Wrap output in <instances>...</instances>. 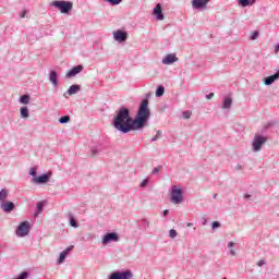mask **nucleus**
Instances as JSON below:
<instances>
[{"instance_id":"1","label":"nucleus","mask_w":279,"mask_h":279,"mask_svg":"<svg viewBox=\"0 0 279 279\" xmlns=\"http://www.w3.org/2000/svg\"><path fill=\"white\" fill-rule=\"evenodd\" d=\"M151 110L149 99H143L138 106L135 118L130 117V109L121 107L112 120V125L121 134H128L136 130H143L149 123Z\"/></svg>"},{"instance_id":"2","label":"nucleus","mask_w":279,"mask_h":279,"mask_svg":"<svg viewBox=\"0 0 279 279\" xmlns=\"http://www.w3.org/2000/svg\"><path fill=\"white\" fill-rule=\"evenodd\" d=\"M51 8H56L61 14H69L73 10V2L56 0L50 3Z\"/></svg>"},{"instance_id":"3","label":"nucleus","mask_w":279,"mask_h":279,"mask_svg":"<svg viewBox=\"0 0 279 279\" xmlns=\"http://www.w3.org/2000/svg\"><path fill=\"white\" fill-rule=\"evenodd\" d=\"M134 278V272L132 270L126 269V270H117L113 271L109 275L108 279H133Z\"/></svg>"},{"instance_id":"4","label":"nucleus","mask_w":279,"mask_h":279,"mask_svg":"<svg viewBox=\"0 0 279 279\" xmlns=\"http://www.w3.org/2000/svg\"><path fill=\"white\" fill-rule=\"evenodd\" d=\"M171 202L172 204H182L184 202L182 189L178 187V185L172 186Z\"/></svg>"},{"instance_id":"5","label":"nucleus","mask_w":279,"mask_h":279,"mask_svg":"<svg viewBox=\"0 0 279 279\" xmlns=\"http://www.w3.org/2000/svg\"><path fill=\"white\" fill-rule=\"evenodd\" d=\"M267 136L255 135L252 143L253 151H260V149H263V146L265 145V143H267Z\"/></svg>"},{"instance_id":"6","label":"nucleus","mask_w":279,"mask_h":279,"mask_svg":"<svg viewBox=\"0 0 279 279\" xmlns=\"http://www.w3.org/2000/svg\"><path fill=\"white\" fill-rule=\"evenodd\" d=\"M120 238L117 232H107L101 240L102 245H109V243H119Z\"/></svg>"},{"instance_id":"7","label":"nucleus","mask_w":279,"mask_h":279,"mask_svg":"<svg viewBox=\"0 0 279 279\" xmlns=\"http://www.w3.org/2000/svg\"><path fill=\"white\" fill-rule=\"evenodd\" d=\"M29 228H31L29 221L21 222L15 231L16 236H21V238L27 236V234H29Z\"/></svg>"},{"instance_id":"8","label":"nucleus","mask_w":279,"mask_h":279,"mask_svg":"<svg viewBox=\"0 0 279 279\" xmlns=\"http://www.w3.org/2000/svg\"><path fill=\"white\" fill-rule=\"evenodd\" d=\"M51 175H53L52 172L44 173L39 177L33 178V182L35 184H47V182H49V180H51Z\"/></svg>"},{"instance_id":"9","label":"nucleus","mask_w":279,"mask_h":279,"mask_svg":"<svg viewBox=\"0 0 279 279\" xmlns=\"http://www.w3.org/2000/svg\"><path fill=\"white\" fill-rule=\"evenodd\" d=\"M210 0H192L193 10H206Z\"/></svg>"},{"instance_id":"10","label":"nucleus","mask_w":279,"mask_h":279,"mask_svg":"<svg viewBox=\"0 0 279 279\" xmlns=\"http://www.w3.org/2000/svg\"><path fill=\"white\" fill-rule=\"evenodd\" d=\"M113 38L117 43H125L128 40V32L118 29L113 33Z\"/></svg>"},{"instance_id":"11","label":"nucleus","mask_w":279,"mask_h":279,"mask_svg":"<svg viewBox=\"0 0 279 279\" xmlns=\"http://www.w3.org/2000/svg\"><path fill=\"white\" fill-rule=\"evenodd\" d=\"M84 71V65L80 64V65H75L74 68H72L66 74L65 77L71 78V77H75V75H80V73H82Z\"/></svg>"},{"instance_id":"12","label":"nucleus","mask_w":279,"mask_h":279,"mask_svg":"<svg viewBox=\"0 0 279 279\" xmlns=\"http://www.w3.org/2000/svg\"><path fill=\"white\" fill-rule=\"evenodd\" d=\"M153 14L156 16L157 21H165V13H162V5L160 3L156 4Z\"/></svg>"},{"instance_id":"13","label":"nucleus","mask_w":279,"mask_h":279,"mask_svg":"<svg viewBox=\"0 0 279 279\" xmlns=\"http://www.w3.org/2000/svg\"><path fill=\"white\" fill-rule=\"evenodd\" d=\"M0 208H1V210H3V213H12V210H14V208H16V205H14V203L8 201L4 203H1Z\"/></svg>"},{"instance_id":"14","label":"nucleus","mask_w":279,"mask_h":279,"mask_svg":"<svg viewBox=\"0 0 279 279\" xmlns=\"http://www.w3.org/2000/svg\"><path fill=\"white\" fill-rule=\"evenodd\" d=\"M73 245L69 246L68 248H65L63 252L60 253L59 258H58V264L62 265V263H64V260H66V256H69L70 252H73Z\"/></svg>"},{"instance_id":"15","label":"nucleus","mask_w":279,"mask_h":279,"mask_svg":"<svg viewBox=\"0 0 279 279\" xmlns=\"http://www.w3.org/2000/svg\"><path fill=\"white\" fill-rule=\"evenodd\" d=\"M277 80H279V70L270 75L264 78V84L265 86H271V84H274V82H276Z\"/></svg>"},{"instance_id":"16","label":"nucleus","mask_w":279,"mask_h":279,"mask_svg":"<svg viewBox=\"0 0 279 279\" xmlns=\"http://www.w3.org/2000/svg\"><path fill=\"white\" fill-rule=\"evenodd\" d=\"M173 62H178V57L175 56V53L167 54L162 59V64H173Z\"/></svg>"},{"instance_id":"17","label":"nucleus","mask_w":279,"mask_h":279,"mask_svg":"<svg viewBox=\"0 0 279 279\" xmlns=\"http://www.w3.org/2000/svg\"><path fill=\"white\" fill-rule=\"evenodd\" d=\"M80 90H82V86H80V85H71L65 94L70 95V96L77 95V93H80Z\"/></svg>"},{"instance_id":"18","label":"nucleus","mask_w":279,"mask_h":279,"mask_svg":"<svg viewBox=\"0 0 279 279\" xmlns=\"http://www.w3.org/2000/svg\"><path fill=\"white\" fill-rule=\"evenodd\" d=\"M49 81L51 82L52 86H58V72H56V70L50 71Z\"/></svg>"},{"instance_id":"19","label":"nucleus","mask_w":279,"mask_h":279,"mask_svg":"<svg viewBox=\"0 0 279 279\" xmlns=\"http://www.w3.org/2000/svg\"><path fill=\"white\" fill-rule=\"evenodd\" d=\"M230 108H232V98L225 97L223 102H222V109L223 110H230Z\"/></svg>"},{"instance_id":"20","label":"nucleus","mask_w":279,"mask_h":279,"mask_svg":"<svg viewBox=\"0 0 279 279\" xmlns=\"http://www.w3.org/2000/svg\"><path fill=\"white\" fill-rule=\"evenodd\" d=\"M20 117L21 119H29V109L27 107H21Z\"/></svg>"},{"instance_id":"21","label":"nucleus","mask_w":279,"mask_h":279,"mask_svg":"<svg viewBox=\"0 0 279 279\" xmlns=\"http://www.w3.org/2000/svg\"><path fill=\"white\" fill-rule=\"evenodd\" d=\"M8 195H10V191L8 189H2L0 191V202L3 204L8 199Z\"/></svg>"},{"instance_id":"22","label":"nucleus","mask_w":279,"mask_h":279,"mask_svg":"<svg viewBox=\"0 0 279 279\" xmlns=\"http://www.w3.org/2000/svg\"><path fill=\"white\" fill-rule=\"evenodd\" d=\"M101 151H104L101 144L92 147V156H97V154H101Z\"/></svg>"},{"instance_id":"23","label":"nucleus","mask_w":279,"mask_h":279,"mask_svg":"<svg viewBox=\"0 0 279 279\" xmlns=\"http://www.w3.org/2000/svg\"><path fill=\"white\" fill-rule=\"evenodd\" d=\"M44 208H45V202H38L37 205H36L35 217L39 216L40 213H43Z\"/></svg>"},{"instance_id":"24","label":"nucleus","mask_w":279,"mask_h":279,"mask_svg":"<svg viewBox=\"0 0 279 279\" xmlns=\"http://www.w3.org/2000/svg\"><path fill=\"white\" fill-rule=\"evenodd\" d=\"M227 247L229 248L230 256H236V252L232 248V247H234V242L230 241L227 244Z\"/></svg>"},{"instance_id":"25","label":"nucleus","mask_w":279,"mask_h":279,"mask_svg":"<svg viewBox=\"0 0 279 279\" xmlns=\"http://www.w3.org/2000/svg\"><path fill=\"white\" fill-rule=\"evenodd\" d=\"M156 97H162L165 95V86L159 85L155 92Z\"/></svg>"},{"instance_id":"26","label":"nucleus","mask_w":279,"mask_h":279,"mask_svg":"<svg viewBox=\"0 0 279 279\" xmlns=\"http://www.w3.org/2000/svg\"><path fill=\"white\" fill-rule=\"evenodd\" d=\"M105 3H109V5H121V3H123V0H104Z\"/></svg>"},{"instance_id":"27","label":"nucleus","mask_w":279,"mask_h":279,"mask_svg":"<svg viewBox=\"0 0 279 279\" xmlns=\"http://www.w3.org/2000/svg\"><path fill=\"white\" fill-rule=\"evenodd\" d=\"M71 121V116H63L59 119V123H61V125H64L66 123H69Z\"/></svg>"},{"instance_id":"28","label":"nucleus","mask_w":279,"mask_h":279,"mask_svg":"<svg viewBox=\"0 0 279 279\" xmlns=\"http://www.w3.org/2000/svg\"><path fill=\"white\" fill-rule=\"evenodd\" d=\"M70 226L72 228H80V225L77 223V220L75 219V217L70 215Z\"/></svg>"},{"instance_id":"29","label":"nucleus","mask_w":279,"mask_h":279,"mask_svg":"<svg viewBox=\"0 0 279 279\" xmlns=\"http://www.w3.org/2000/svg\"><path fill=\"white\" fill-rule=\"evenodd\" d=\"M29 99H31L29 95H23L20 97V104L27 105V104H29Z\"/></svg>"},{"instance_id":"30","label":"nucleus","mask_w":279,"mask_h":279,"mask_svg":"<svg viewBox=\"0 0 279 279\" xmlns=\"http://www.w3.org/2000/svg\"><path fill=\"white\" fill-rule=\"evenodd\" d=\"M238 3L242 8H247V5H250V3H252V0H238Z\"/></svg>"},{"instance_id":"31","label":"nucleus","mask_w":279,"mask_h":279,"mask_svg":"<svg viewBox=\"0 0 279 279\" xmlns=\"http://www.w3.org/2000/svg\"><path fill=\"white\" fill-rule=\"evenodd\" d=\"M162 136V131H157L156 135L151 138V143L158 141Z\"/></svg>"},{"instance_id":"32","label":"nucleus","mask_w":279,"mask_h":279,"mask_svg":"<svg viewBox=\"0 0 279 279\" xmlns=\"http://www.w3.org/2000/svg\"><path fill=\"white\" fill-rule=\"evenodd\" d=\"M147 184H149V179H144L140 184V189H146Z\"/></svg>"},{"instance_id":"33","label":"nucleus","mask_w":279,"mask_h":279,"mask_svg":"<svg viewBox=\"0 0 279 279\" xmlns=\"http://www.w3.org/2000/svg\"><path fill=\"white\" fill-rule=\"evenodd\" d=\"M260 33L258 31H255L251 34V40H257Z\"/></svg>"},{"instance_id":"34","label":"nucleus","mask_w":279,"mask_h":279,"mask_svg":"<svg viewBox=\"0 0 279 279\" xmlns=\"http://www.w3.org/2000/svg\"><path fill=\"white\" fill-rule=\"evenodd\" d=\"M169 236L170 239H175V236H178V231H175V229H171L169 231Z\"/></svg>"},{"instance_id":"35","label":"nucleus","mask_w":279,"mask_h":279,"mask_svg":"<svg viewBox=\"0 0 279 279\" xmlns=\"http://www.w3.org/2000/svg\"><path fill=\"white\" fill-rule=\"evenodd\" d=\"M211 228H213V230H217V228H221V222H219V221H214V222L211 223Z\"/></svg>"},{"instance_id":"36","label":"nucleus","mask_w":279,"mask_h":279,"mask_svg":"<svg viewBox=\"0 0 279 279\" xmlns=\"http://www.w3.org/2000/svg\"><path fill=\"white\" fill-rule=\"evenodd\" d=\"M29 175H32V178H37L36 177V168L34 167V168H31V170H29Z\"/></svg>"},{"instance_id":"37","label":"nucleus","mask_w":279,"mask_h":279,"mask_svg":"<svg viewBox=\"0 0 279 279\" xmlns=\"http://www.w3.org/2000/svg\"><path fill=\"white\" fill-rule=\"evenodd\" d=\"M183 118L184 119H191V112L190 111H184L183 112Z\"/></svg>"},{"instance_id":"38","label":"nucleus","mask_w":279,"mask_h":279,"mask_svg":"<svg viewBox=\"0 0 279 279\" xmlns=\"http://www.w3.org/2000/svg\"><path fill=\"white\" fill-rule=\"evenodd\" d=\"M160 166L153 169V175H156V173L160 172Z\"/></svg>"},{"instance_id":"39","label":"nucleus","mask_w":279,"mask_h":279,"mask_svg":"<svg viewBox=\"0 0 279 279\" xmlns=\"http://www.w3.org/2000/svg\"><path fill=\"white\" fill-rule=\"evenodd\" d=\"M142 223H143V226H145L146 228H149V220H147V219H142Z\"/></svg>"},{"instance_id":"40","label":"nucleus","mask_w":279,"mask_h":279,"mask_svg":"<svg viewBox=\"0 0 279 279\" xmlns=\"http://www.w3.org/2000/svg\"><path fill=\"white\" fill-rule=\"evenodd\" d=\"M205 97L206 99H213L215 97V93H209Z\"/></svg>"},{"instance_id":"41","label":"nucleus","mask_w":279,"mask_h":279,"mask_svg":"<svg viewBox=\"0 0 279 279\" xmlns=\"http://www.w3.org/2000/svg\"><path fill=\"white\" fill-rule=\"evenodd\" d=\"M26 14H27V10H24L23 12L20 13V17L25 19Z\"/></svg>"},{"instance_id":"42","label":"nucleus","mask_w":279,"mask_h":279,"mask_svg":"<svg viewBox=\"0 0 279 279\" xmlns=\"http://www.w3.org/2000/svg\"><path fill=\"white\" fill-rule=\"evenodd\" d=\"M265 259H260L258 263H257V266L258 267H263V265H265Z\"/></svg>"},{"instance_id":"43","label":"nucleus","mask_w":279,"mask_h":279,"mask_svg":"<svg viewBox=\"0 0 279 279\" xmlns=\"http://www.w3.org/2000/svg\"><path fill=\"white\" fill-rule=\"evenodd\" d=\"M235 169H236V171H241V169H243V166H241V163H238V165L235 166Z\"/></svg>"},{"instance_id":"44","label":"nucleus","mask_w":279,"mask_h":279,"mask_svg":"<svg viewBox=\"0 0 279 279\" xmlns=\"http://www.w3.org/2000/svg\"><path fill=\"white\" fill-rule=\"evenodd\" d=\"M167 215H169V209L163 210V217H167Z\"/></svg>"},{"instance_id":"45","label":"nucleus","mask_w":279,"mask_h":279,"mask_svg":"<svg viewBox=\"0 0 279 279\" xmlns=\"http://www.w3.org/2000/svg\"><path fill=\"white\" fill-rule=\"evenodd\" d=\"M250 197H252V195H250V194H244V199H250Z\"/></svg>"},{"instance_id":"46","label":"nucleus","mask_w":279,"mask_h":279,"mask_svg":"<svg viewBox=\"0 0 279 279\" xmlns=\"http://www.w3.org/2000/svg\"><path fill=\"white\" fill-rule=\"evenodd\" d=\"M187 228H193V222H189Z\"/></svg>"},{"instance_id":"47","label":"nucleus","mask_w":279,"mask_h":279,"mask_svg":"<svg viewBox=\"0 0 279 279\" xmlns=\"http://www.w3.org/2000/svg\"><path fill=\"white\" fill-rule=\"evenodd\" d=\"M275 51H279V44L275 46Z\"/></svg>"},{"instance_id":"48","label":"nucleus","mask_w":279,"mask_h":279,"mask_svg":"<svg viewBox=\"0 0 279 279\" xmlns=\"http://www.w3.org/2000/svg\"><path fill=\"white\" fill-rule=\"evenodd\" d=\"M254 3H256V0H251V4H254Z\"/></svg>"},{"instance_id":"49","label":"nucleus","mask_w":279,"mask_h":279,"mask_svg":"<svg viewBox=\"0 0 279 279\" xmlns=\"http://www.w3.org/2000/svg\"><path fill=\"white\" fill-rule=\"evenodd\" d=\"M213 198H214V199H217V194H214Z\"/></svg>"},{"instance_id":"50","label":"nucleus","mask_w":279,"mask_h":279,"mask_svg":"<svg viewBox=\"0 0 279 279\" xmlns=\"http://www.w3.org/2000/svg\"><path fill=\"white\" fill-rule=\"evenodd\" d=\"M271 126V123H268L267 125H266V128H270Z\"/></svg>"},{"instance_id":"51","label":"nucleus","mask_w":279,"mask_h":279,"mask_svg":"<svg viewBox=\"0 0 279 279\" xmlns=\"http://www.w3.org/2000/svg\"><path fill=\"white\" fill-rule=\"evenodd\" d=\"M206 223H207V221H206V220H204L203 226H206Z\"/></svg>"},{"instance_id":"52","label":"nucleus","mask_w":279,"mask_h":279,"mask_svg":"<svg viewBox=\"0 0 279 279\" xmlns=\"http://www.w3.org/2000/svg\"><path fill=\"white\" fill-rule=\"evenodd\" d=\"M223 279H226V278H223Z\"/></svg>"}]
</instances>
